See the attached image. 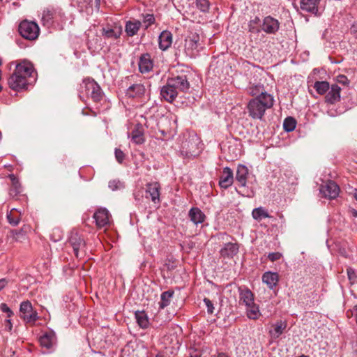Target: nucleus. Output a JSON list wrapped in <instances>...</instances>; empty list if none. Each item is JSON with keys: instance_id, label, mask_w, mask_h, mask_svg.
I'll return each instance as SVG.
<instances>
[{"instance_id": "de8ad7c7", "label": "nucleus", "mask_w": 357, "mask_h": 357, "mask_svg": "<svg viewBox=\"0 0 357 357\" xmlns=\"http://www.w3.org/2000/svg\"><path fill=\"white\" fill-rule=\"evenodd\" d=\"M0 310L7 314V317L10 318L13 315V311L10 309V307L6 303H1L0 305Z\"/></svg>"}, {"instance_id": "338daca9", "label": "nucleus", "mask_w": 357, "mask_h": 357, "mask_svg": "<svg viewBox=\"0 0 357 357\" xmlns=\"http://www.w3.org/2000/svg\"><path fill=\"white\" fill-rule=\"evenodd\" d=\"M156 357H162V356H161L158 355V356H156Z\"/></svg>"}, {"instance_id": "13d9d810", "label": "nucleus", "mask_w": 357, "mask_h": 357, "mask_svg": "<svg viewBox=\"0 0 357 357\" xmlns=\"http://www.w3.org/2000/svg\"><path fill=\"white\" fill-rule=\"evenodd\" d=\"M91 1V0H77L79 3H88Z\"/></svg>"}, {"instance_id": "0e129e2a", "label": "nucleus", "mask_w": 357, "mask_h": 357, "mask_svg": "<svg viewBox=\"0 0 357 357\" xmlns=\"http://www.w3.org/2000/svg\"><path fill=\"white\" fill-rule=\"evenodd\" d=\"M354 215L355 216H357V211H354Z\"/></svg>"}, {"instance_id": "c03bdc74", "label": "nucleus", "mask_w": 357, "mask_h": 357, "mask_svg": "<svg viewBox=\"0 0 357 357\" xmlns=\"http://www.w3.org/2000/svg\"><path fill=\"white\" fill-rule=\"evenodd\" d=\"M348 278L351 283H355L357 282V275L354 271V270L351 268H348L347 269Z\"/></svg>"}, {"instance_id": "473e14b6", "label": "nucleus", "mask_w": 357, "mask_h": 357, "mask_svg": "<svg viewBox=\"0 0 357 357\" xmlns=\"http://www.w3.org/2000/svg\"><path fill=\"white\" fill-rule=\"evenodd\" d=\"M248 91L249 94L256 97L258 96H262L264 94H268L264 91V86L261 84H250L248 87Z\"/></svg>"}, {"instance_id": "bb28decb", "label": "nucleus", "mask_w": 357, "mask_h": 357, "mask_svg": "<svg viewBox=\"0 0 357 357\" xmlns=\"http://www.w3.org/2000/svg\"><path fill=\"white\" fill-rule=\"evenodd\" d=\"M56 342V335L54 332L46 333L40 338V342L42 347L47 349L52 348Z\"/></svg>"}, {"instance_id": "680f3d73", "label": "nucleus", "mask_w": 357, "mask_h": 357, "mask_svg": "<svg viewBox=\"0 0 357 357\" xmlns=\"http://www.w3.org/2000/svg\"><path fill=\"white\" fill-rule=\"evenodd\" d=\"M2 65V59L0 57V66Z\"/></svg>"}, {"instance_id": "f03ea898", "label": "nucleus", "mask_w": 357, "mask_h": 357, "mask_svg": "<svg viewBox=\"0 0 357 357\" xmlns=\"http://www.w3.org/2000/svg\"><path fill=\"white\" fill-rule=\"evenodd\" d=\"M274 99L271 94H264L250 100L247 108L249 116L254 119H261L267 109L273 105Z\"/></svg>"}, {"instance_id": "f257e3e1", "label": "nucleus", "mask_w": 357, "mask_h": 357, "mask_svg": "<svg viewBox=\"0 0 357 357\" xmlns=\"http://www.w3.org/2000/svg\"><path fill=\"white\" fill-rule=\"evenodd\" d=\"M36 74L31 63L21 62L16 66L14 72L8 78V85L15 91L25 90L36 81Z\"/></svg>"}, {"instance_id": "aec40b11", "label": "nucleus", "mask_w": 357, "mask_h": 357, "mask_svg": "<svg viewBox=\"0 0 357 357\" xmlns=\"http://www.w3.org/2000/svg\"><path fill=\"white\" fill-rule=\"evenodd\" d=\"M341 88L337 84H332L325 97L327 103L335 104L340 100Z\"/></svg>"}, {"instance_id": "49530a36", "label": "nucleus", "mask_w": 357, "mask_h": 357, "mask_svg": "<svg viewBox=\"0 0 357 357\" xmlns=\"http://www.w3.org/2000/svg\"><path fill=\"white\" fill-rule=\"evenodd\" d=\"M204 303H205L207 307V312L208 314H213L215 308L211 301L209 298H205L204 299Z\"/></svg>"}, {"instance_id": "1a4fd4ad", "label": "nucleus", "mask_w": 357, "mask_h": 357, "mask_svg": "<svg viewBox=\"0 0 357 357\" xmlns=\"http://www.w3.org/2000/svg\"><path fill=\"white\" fill-rule=\"evenodd\" d=\"M96 225L98 228H104L109 226L111 223V215L109 211L105 208H98L93 216Z\"/></svg>"}, {"instance_id": "e2e57ef3", "label": "nucleus", "mask_w": 357, "mask_h": 357, "mask_svg": "<svg viewBox=\"0 0 357 357\" xmlns=\"http://www.w3.org/2000/svg\"><path fill=\"white\" fill-rule=\"evenodd\" d=\"M1 75H2V72H1V70H0V80L1 79Z\"/></svg>"}, {"instance_id": "c756f323", "label": "nucleus", "mask_w": 357, "mask_h": 357, "mask_svg": "<svg viewBox=\"0 0 357 357\" xmlns=\"http://www.w3.org/2000/svg\"><path fill=\"white\" fill-rule=\"evenodd\" d=\"M142 22L139 20L128 21L126 24V32L128 36H133L136 35L139 30Z\"/></svg>"}, {"instance_id": "ea45409f", "label": "nucleus", "mask_w": 357, "mask_h": 357, "mask_svg": "<svg viewBox=\"0 0 357 357\" xmlns=\"http://www.w3.org/2000/svg\"><path fill=\"white\" fill-rule=\"evenodd\" d=\"M261 20L259 17H255L251 20L248 24L249 31L252 33H259L261 29L259 28Z\"/></svg>"}, {"instance_id": "603ef678", "label": "nucleus", "mask_w": 357, "mask_h": 357, "mask_svg": "<svg viewBox=\"0 0 357 357\" xmlns=\"http://www.w3.org/2000/svg\"><path fill=\"white\" fill-rule=\"evenodd\" d=\"M337 82L341 83L344 85H347L349 84L348 78L347 77V76H345L344 75H338L337 77Z\"/></svg>"}, {"instance_id": "a18cd8bd", "label": "nucleus", "mask_w": 357, "mask_h": 357, "mask_svg": "<svg viewBox=\"0 0 357 357\" xmlns=\"http://www.w3.org/2000/svg\"><path fill=\"white\" fill-rule=\"evenodd\" d=\"M115 158L119 163H122L124 158L125 154L124 153L119 149L116 148L114 151Z\"/></svg>"}, {"instance_id": "cd10ccee", "label": "nucleus", "mask_w": 357, "mask_h": 357, "mask_svg": "<svg viewBox=\"0 0 357 357\" xmlns=\"http://www.w3.org/2000/svg\"><path fill=\"white\" fill-rule=\"evenodd\" d=\"M145 87L141 84L130 86L126 91V96L130 98H138L144 95Z\"/></svg>"}, {"instance_id": "9d476101", "label": "nucleus", "mask_w": 357, "mask_h": 357, "mask_svg": "<svg viewBox=\"0 0 357 357\" xmlns=\"http://www.w3.org/2000/svg\"><path fill=\"white\" fill-rule=\"evenodd\" d=\"M320 192L326 198L335 199L340 193L339 186L333 181H328L320 188Z\"/></svg>"}, {"instance_id": "dca6fc26", "label": "nucleus", "mask_w": 357, "mask_h": 357, "mask_svg": "<svg viewBox=\"0 0 357 357\" xmlns=\"http://www.w3.org/2000/svg\"><path fill=\"white\" fill-rule=\"evenodd\" d=\"M234 182V174L231 168L226 167L223 169L222 175L219 180V185L222 188L227 189Z\"/></svg>"}, {"instance_id": "3c124183", "label": "nucleus", "mask_w": 357, "mask_h": 357, "mask_svg": "<svg viewBox=\"0 0 357 357\" xmlns=\"http://www.w3.org/2000/svg\"><path fill=\"white\" fill-rule=\"evenodd\" d=\"M189 355H190V357H201L202 352L199 350L190 348L189 349Z\"/></svg>"}, {"instance_id": "6e6552de", "label": "nucleus", "mask_w": 357, "mask_h": 357, "mask_svg": "<svg viewBox=\"0 0 357 357\" xmlns=\"http://www.w3.org/2000/svg\"><path fill=\"white\" fill-rule=\"evenodd\" d=\"M64 17V13L59 8H47L42 15V21L43 25L50 26L54 23L62 21Z\"/></svg>"}, {"instance_id": "0eeeda50", "label": "nucleus", "mask_w": 357, "mask_h": 357, "mask_svg": "<svg viewBox=\"0 0 357 357\" xmlns=\"http://www.w3.org/2000/svg\"><path fill=\"white\" fill-rule=\"evenodd\" d=\"M82 88L84 89L87 96L91 97L96 102H99L103 98L100 86L93 79L89 78L84 79Z\"/></svg>"}, {"instance_id": "2f4dec72", "label": "nucleus", "mask_w": 357, "mask_h": 357, "mask_svg": "<svg viewBox=\"0 0 357 357\" xmlns=\"http://www.w3.org/2000/svg\"><path fill=\"white\" fill-rule=\"evenodd\" d=\"M8 222L13 226H17L21 219V212L16 208H13L7 214Z\"/></svg>"}, {"instance_id": "c85d7f7f", "label": "nucleus", "mask_w": 357, "mask_h": 357, "mask_svg": "<svg viewBox=\"0 0 357 357\" xmlns=\"http://www.w3.org/2000/svg\"><path fill=\"white\" fill-rule=\"evenodd\" d=\"M9 178L11 181L12 185L9 190V195L12 197H15L20 195L22 192V188L20 183L17 178L14 174H10Z\"/></svg>"}, {"instance_id": "37998d69", "label": "nucleus", "mask_w": 357, "mask_h": 357, "mask_svg": "<svg viewBox=\"0 0 357 357\" xmlns=\"http://www.w3.org/2000/svg\"><path fill=\"white\" fill-rule=\"evenodd\" d=\"M155 23V17L153 14H146L143 15V24L145 29H148L151 25Z\"/></svg>"}, {"instance_id": "7c9ffc66", "label": "nucleus", "mask_w": 357, "mask_h": 357, "mask_svg": "<svg viewBox=\"0 0 357 357\" xmlns=\"http://www.w3.org/2000/svg\"><path fill=\"white\" fill-rule=\"evenodd\" d=\"M102 33L105 38L116 39L121 34V29L117 26L114 28L105 27L102 29Z\"/></svg>"}, {"instance_id": "8fccbe9b", "label": "nucleus", "mask_w": 357, "mask_h": 357, "mask_svg": "<svg viewBox=\"0 0 357 357\" xmlns=\"http://www.w3.org/2000/svg\"><path fill=\"white\" fill-rule=\"evenodd\" d=\"M281 257H282V254L278 252H271V253H269L268 255V258L271 261H277V260L280 259Z\"/></svg>"}, {"instance_id": "393cba45", "label": "nucleus", "mask_w": 357, "mask_h": 357, "mask_svg": "<svg viewBox=\"0 0 357 357\" xmlns=\"http://www.w3.org/2000/svg\"><path fill=\"white\" fill-rule=\"evenodd\" d=\"M238 252V245L236 243H228L220 250V255L225 258H232Z\"/></svg>"}, {"instance_id": "b1692460", "label": "nucleus", "mask_w": 357, "mask_h": 357, "mask_svg": "<svg viewBox=\"0 0 357 357\" xmlns=\"http://www.w3.org/2000/svg\"><path fill=\"white\" fill-rule=\"evenodd\" d=\"M248 175V167L243 165H238L236 173V180L239 183L240 186L245 187Z\"/></svg>"}, {"instance_id": "412c9836", "label": "nucleus", "mask_w": 357, "mask_h": 357, "mask_svg": "<svg viewBox=\"0 0 357 357\" xmlns=\"http://www.w3.org/2000/svg\"><path fill=\"white\" fill-rule=\"evenodd\" d=\"M138 66L139 70L142 73H146L150 72L153 66L150 54H142L139 58Z\"/></svg>"}, {"instance_id": "864d4df0", "label": "nucleus", "mask_w": 357, "mask_h": 357, "mask_svg": "<svg viewBox=\"0 0 357 357\" xmlns=\"http://www.w3.org/2000/svg\"><path fill=\"white\" fill-rule=\"evenodd\" d=\"M13 328V324L9 319H7L4 321V329L6 331L10 332Z\"/></svg>"}, {"instance_id": "6e6d98bb", "label": "nucleus", "mask_w": 357, "mask_h": 357, "mask_svg": "<svg viewBox=\"0 0 357 357\" xmlns=\"http://www.w3.org/2000/svg\"><path fill=\"white\" fill-rule=\"evenodd\" d=\"M8 284V280L5 278L0 279V291L3 289Z\"/></svg>"}, {"instance_id": "a19ab883", "label": "nucleus", "mask_w": 357, "mask_h": 357, "mask_svg": "<svg viewBox=\"0 0 357 357\" xmlns=\"http://www.w3.org/2000/svg\"><path fill=\"white\" fill-rule=\"evenodd\" d=\"M296 122L292 117H287L284 120L283 128L287 132L293 131L296 128Z\"/></svg>"}, {"instance_id": "bf43d9fd", "label": "nucleus", "mask_w": 357, "mask_h": 357, "mask_svg": "<svg viewBox=\"0 0 357 357\" xmlns=\"http://www.w3.org/2000/svg\"><path fill=\"white\" fill-rule=\"evenodd\" d=\"M217 357H229V356L225 353H219L218 354Z\"/></svg>"}, {"instance_id": "423d86ee", "label": "nucleus", "mask_w": 357, "mask_h": 357, "mask_svg": "<svg viewBox=\"0 0 357 357\" xmlns=\"http://www.w3.org/2000/svg\"><path fill=\"white\" fill-rule=\"evenodd\" d=\"M39 32V27L34 22L24 20L19 25V33L26 40H36L38 37Z\"/></svg>"}, {"instance_id": "5fc2aeb1", "label": "nucleus", "mask_w": 357, "mask_h": 357, "mask_svg": "<svg viewBox=\"0 0 357 357\" xmlns=\"http://www.w3.org/2000/svg\"><path fill=\"white\" fill-rule=\"evenodd\" d=\"M351 33L355 36L357 37V22H355L351 27Z\"/></svg>"}, {"instance_id": "4c0bfd02", "label": "nucleus", "mask_w": 357, "mask_h": 357, "mask_svg": "<svg viewBox=\"0 0 357 357\" xmlns=\"http://www.w3.org/2000/svg\"><path fill=\"white\" fill-rule=\"evenodd\" d=\"M314 88L319 94L323 95L329 90L330 85L326 81H317L314 84Z\"/></svg>"}, {"instance_id": "9b49d317", "label": "nucleus", "mask_w": 357, "mask_h": 357, "mask_svg": "<svg viewBox=\"0 0 357 357\" xmlns=\"http://www.w3.org/2000/svg\"><path fill=\"white\" fill-rule=\"evenodd\" d=\"M261 26V30L266 33L275 34L279 30L280 22L271 16H266L264 18Z\"/></svg>"}, {"instance_id": "7ed1b4c3", "label": "nucleus", "mask_w": 357, "mask_h": 357, "mask_svg": "<svg viewBox=\"0 0 357 357\" xmlns=\"http://www.w3.org/2000/svg\"><path fill=\"white\" fill-rule=\"evenodd\" d=\"M199 141L197 136H189L182 141L181 144V153L188 158H192L197 156L200 153L199 147Z\"/></svg>"}, {"instance_id": "f8f14e48", "label": "nucleus", "mask_w": 357, "mask_h": 357, "mask_svg": "<svg viewBox=\"0 0 357 357\" xmlns=\"http://www.w3.org/2000/svg\"><path fill=\"white\" fill-rule=\"evenodd\" d=\"M320 0H301L300 8L303 11L312 13L314 15H320Z\"/></svg>"}, {"instance_id": "f3484780", "label": "nucleus", "mask_w": 357, "mask_h": 357, "mask_svg": "<svg viewBox=\"0 0 357 357\" xmlns=\"http://www.w3.org/2000/svg\"><path fill=\"white\" fill-rule=\"evenodd\" d=\"M160 95L164 100L169 102H172L176 98L178 92L167 80V84L161 89Z\"/></svg>"}, {"instance_id": "4d7b16f0", "label": "nucleus", "mask_w": 357, "mask_h": 357, "mask_svg": "<svg viewBox=\"0 0 357 357\" xmlns=\"http://www.w3.org/2000/svg\"><path fill=\"white\" fill-rule=\"evenodd\" d=\"M353 314L355 316L356 322V324H357V305L354 307Z\"/></svg>"}, {"instance_id": "4468645a", "label": "nucleus", "mask_w": 357, "mask_h": 357, "mask_svg": "<svg viewBox=\"0 0 357 357\" xmlns=\"http://www.w3.org/2000/svg\"><path fill=\"white\" fill-rule=\"evenodd\" d=\"M170 84L178 90L181 91H187L190 88V83L187 79L186 76H177L167 79Z\"/></svg>"}, {"instance_id": "69168bd1", "label": "nucleus", "mask_w": 357, "mask_h": 357, "mask_svg": "<svg viewBox=\"0 0 357 357\" xmlns=\"http://www.w3.org/2000/svg\"><path fill=\"white\" fill-rule=\"evenodd\" d=\"M2 91V86L0 84V92Z\"/></svg>"}, {"instance_id": "72a5a7b5", "label": "nucleus", "mask_w": 357, "mask_h": 357, "mask_svg": "<svg viewBox=\"0 0 357 357\" xmlns=\"http://www.w3.org/2000/svg\"><path fill=\"white\" fill-rule=\"evenodd\" d=\"M174 294V291L172 290L166 291L162 293L160 296L161 301L158 303L160 309H164L165 307L169 305Z\"/></svg>"}, {"instance_id": "79ce46f5", "label": "nucleus", "mask_w": 357, "mask_h": 357, "mask_svg": "<svg viewBox=\"0 0 357 357\" xmlns=\"http://www.w3.org/2000/svg\"><path fill=\"white\" fill-rule=\"evenodd\" d=\"M196 5L197 7L204 13L208 10L210 6L208 0H196Z\"/></svg>"}, {"instance_id": "f704fd0d", "label": "nucleus", "mask_w": 357, "mask_h": 357, "mask_svg": "<svg viewBox=\"0 0 357 357\" xmlns=\"http://www.w3.org/2000/svg\"><path fill=\"white\" fill-rule=\"evenodd\" d=\"M135 319L138 325L142 328H146L149 326V319L146 314L142 311L135 312Z\"/></svg>"}, {"instance_id": "4be33fe9", "label": "nucleus", "mask_w": 357, "mask_h": 357, "mask_svg": "<svg viewBox=\"0 0 357 357\" xmlns=\"http://www.w3.org/2000/svg\"><path fill=\"white\" fill-rule=\"evenodd\" d=\"M159 48L167 50L172 44V34L169 31H163L158 37Z\"/></svg>"}, {"instance_id": "a878e982", "label": "nucleus", "mask_w": 357, "mask_h": 357, "mask_svg": "<svg viewBox=\"0 0 357 357\" xmlns=\"http://www.w3.org/2000/svg\"><path fill=\"white\" fill-rule=\"evenodd\" d=\"M189 217L190 220L195 225L204 222L206 218L204 213L197 207H193L189 211Z\"/></svg>"}, {"instance_id": "ddd939ff", "label": "nucleus", "mask_w": 357, "mask_h": 357, "mask_svg": "<svg viewBox=\"0 0 357 357\" xmlns=\"http://www.w3.org/2000/svg\"><path fill=\"white\" fill-rule=\"evenodd\" d=\"M69 242L73 248V252L77 257H79V251L84 247V239L76 231H72L69 237Z\"/></svg>"}, {"instance_id": "6ab92c4d", "label": "nucleus", "mask_w": 357, "mask_h": 357, "mask_svg": "<svg viewBox=\"0 0 357 357\" xmlns=\"http://www.w3.org/2000/svg\"><path fill=\"white\" fill-rule=\"evenodd\" d=\"M287 324L286 321L280 320L271 326V328L269 330V335L273 340L278 339L280 335L284 333Z\"/></svg>"}, {"instance_id": "20e7f679", "label": "nucleus", "mask_w": 357, "mask_h": 357, "mask_svg": "<svg viewBox=\"0 0 357 357\" xmlns=\"http://www.w3.org/2000/svg\"><path fill=\"white\" fill-rule=\"evenodd\" d=\"M202 48L199 35L196 32H190L185 39L184 51L186 55L194 58L198 55Z\"/></svg>"}, {"instance_id": "58836bf2", "label": "nucleus", "mask_w": 357, "mask_h": 357, "mask_svg": "<svg viewBox=\"0 0 357 357\" xmlns=\"http://www.w3.org/2000/svg\"><path fill=\"white\" fill-rule=\"evenodd\" d=\"M132 140L136 144H142L144 142L143 132L139 128H136L132 132Z\"/></svg>"}, {"instance_id": "2eb2a0df", "label": "nucleus", "mask_w": 357, "mask_h": 357, "mask_svg": "<svg viewBox=\"0 0 357 357\" xmlns=\"http://www.w3.org/2000/svg\"><path fill=\"white\" fill-rule=\"evenodd\" d=\"M238 292L240 304H243L245 306H250L255 303L254 294L248 287H239Z\"/></svg>"}, {"instance_id": "a211bd4d", "label": "nucleus", "mask_w": 357, "mask_h": 357, "mask_svg": "<svg viewBox=\"0 0 357 357\" xmlns=\"http://www.w3.org/2000/svg\"><path fill=\"white\" fill-rule=\"evenodd\" d=\"M160 185L158 182L148 183L146 189V197L149 196L154 203L160 202Z\"/></svg>"}, {"instance_id": "39448f33", "label": "nucleus", "mask_w": 357, "mask_h": 357, "mask_svg": "<svg viewBox=\"0 0 357 357\" xmlns=\"http://www.w3.org/2000/svg\"><path fill=\"white\" fill-rule=\"evenodd\" d=\"M20 317L26 324L31 325L39 319L37 311L33 309L32 304L28 300L20 303Z\"/></svg>"}, {"instance_id": "09e8293b", "label": "nucleus", "mask_w": 357, "mask_h": 357, "mask_svg": "<svg viewBox=\"0 0 357 357\" xmlns=\"http://www.w3.org/2000/svg\"><path fill=\"white\" fill-rule=\"evenodd\" d=\"M121 183L118 180H112L109 182V188L112 190H117L120 188Z\"/></svg>"}, {"instance_id": "c9c22d12", "label": "nucleus", "mask_w": 357, "mask_h": 357, "mask_svg": "<svg viewBox=\"0 0 357 357\" xmlns=\"http://www.w3.org/2000/svg\"><path fill=\"white\" fill-rule=\"evenodd\" d=\"M252 215V218L257 221H261L264 218L270 217L267 211L263 207H258L253 209Z\"/></svg>"}, {"instance_id": "5701e85b", "label": "nucleus", "mask_w": 357, "mask_h": 357, "mask_svg": "<svg viewBox=\"0 0 357 357\" xmlns=\"http://www.w3.org/2000/svg\"><path fill=\"white\" fill-rule=\"evenodd\" d=\"M278 281L279 275L277 273L267 271L262 275V282L271 289H273L277 286Z\"/></svg>"}, {"instance_id": "052dcab7", "label": "nucleus", "mask_w": 357, "mask_h": 357, "mask_svg": "<svg viewBox=\"0 0 357 357\" xmlns=\"http://www.w3.org/2000/svg\"><path fill=\"white\" fill-rule=\"evenodd\" d=\"M353 195H354L355 199L357 201V189H354L353 190Z\"/></svg>"}, {"instance_id": "e433bc0d", "label": "nucleus", "mask_w": 357, "mask_h": 357, "mask_svg": "<svg viewBox=\"0 0 357 357\" xmlns=\"http://www.w3.org/2000/svg\"><path fill=\"white\" fill-rule=\"evenodd\" d=\"M246 313L250 319H257L261 314L259 307L255 303L250 306H246Z\"/></svg>"}]
</instances>
